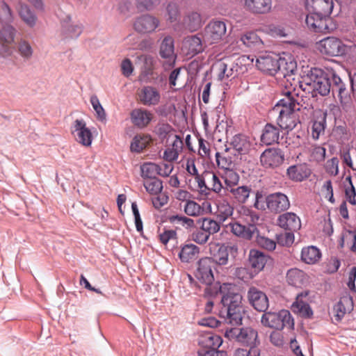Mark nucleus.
<instances>
[{"label":"nucleus","mask_w":356,"mask_h":356,"mask_svg":"<svg viewBox=\"0 0 356 356\" xmlns=\"http://www.w3.org/2000/svg\"><path fill=\"white\" fill-rule=\"evenodd\" d=\"M214 266L213 261L209 257L201 258L197 263L195 276L200 282L207 285L204 290L207 295L216 296L218 291L222 295L220 316L230 324L241 325L243 314L242 296L234 284H216L213 287L209 286L214 280Z\"/></svg>","instance_id":"f257e3e1"},{"label":"nucleus","mask_w":356,"mask_h":356,"mask_svg":"<svg viewBox=\"0 0 356 356\" xmlns=\"http://www.w3.org/2000/svg\"><path fill=\"white\" fill-rule=\"evenodd\" d=\"M298 96L294 92H287L271 110L272 115H277V124L283 129L292 130L298 122L296 111L300 106L298 102Z\"/></svg>","instance_id":"f03ea898"},{"label":"nucleus","mask_w":356,"mask_h":356,"mask_svg":"<svg viewBox=\"0 0 356 356\" xmlns=\"http://www.w3.org/2000/svg\"><path fill=\"white\" fill-rule=\"evenodd\" d=\"M237 213L236 221L229 224L232 232L239 237L251 240L258 232L256 227L259 220L258 215L245 206H241Z\"/></svg>","instance_id":"7ed1b4c3"},{"label":"nucleus","mask_w":356,"mask_h":356,"mask_svg":"<svg viewBox=\"0 0 356 356\" xmlns=\"http://www.w3.org/2000/svg\"><path fill=\"white\" fill-rule=\"evenodd\" d=\"M300 87L309 92L312 90V96H316L317 93L325 96L331 90L330 79L321 70L312 68L307 74L302 76Z\"/></svg>","instance_id":"20e7f679"},{"label":"nucleus","mask_w":356,"mask_h":356,"mask_svg":"<svg viewBox=\"0 0 356 356\" xmlns=\"http://www.w3.org/2000/svg\"><path fill=\"white\" fill-rule=\"evenodd\" d=\"M261 323L265 326L281 330L284 327L293 330L294 321L288 310L282 309L279 312H268L261 316Z\"/></svg>","instance_id":"39448f33"},{"label":"nucleus","mask_w":356,"mask_h":356,"mask_svg":"<svg viewBox=\"0 0 356 356\" xmlns=\"http://www.w3.org/2000/svg\"><path fill=\"white\" fill-rule=\"evenodd\" d=\"M225 337L248 346H256L259 343L257 331L250 327L227 328Z\"/></svg>","instance_id":"423d86ee"},{"label":"nucleus","mask_w":356,"mask_h":356,"mask_svg":"<svg viewBox=\"0 0 356 356\" xmlns=\"http://www.w3.org/2000/svg\"><path fill=\"white\" fill-rule=\"evenodd\" d=\"M227 33V26L224 22L212 20L204 28L202 40L206 44L218 43L222 40Z\"/></svg>","instance_id":"0eeeda50"},{"label":"nucleus","mask_w":356,"mask_h":356,"mask_svg":"<svg viewBox=\"0 0 356 356\" xmlns=\"http://www.w3.org/2000/svg\"><path fill=\"white\" fill-rule=\"evenodd\" d=\"M238 248L235 245H227L225 243L211 242L209 243V252L214 265L225 266L229 261V254L236 252Z\"/></svg>","instance_id":"6e6552de"},{"label":"nucleus","mask_w":356,"mask_h":356,"mask_svg":"<svg viewBox=\"0 0 356 356\" xmlns=\"http://www.w3.org/2000/svg\"><path fill=\"white\" fill-rule=\"evenodd\" d=\"M319 51L329 56H340L346 54L347 46L334 37H327L316 43Z\"/></svg>","instance_id":"1a4fd4ad"},{"label":"nucleus","mask_w":356,"mask_h":356,"mask_svg":"<svg viewBox=\"0 0 356 356\" xmlns=\"http://www.w3.org/2000/svg\"><path fill=\"white\" fill-rule=\"evenodd\" d=\"M222 343V338L212 332H204L202 333L198 338V344L209 350L207 351L211 356H225L224 352L217 351V349Z\"/></svg>","instance_id":"9d476101"},{"label":"nucleus","mask_w":356,"mask_h":356,"mask_svg":"<svg viewBox=\"0 0 356 356\" xmlns=\"http://www.w3.org/2000/svg\"><path fill=\"white\" fill-rule=\"evenodd\" d=\"M284 161V154L281 149L270 147L265 149L260 156L261 165L265 168L274 169Z\"/></svg>","instance_id":"9b49d317"},{"label":"nucleus","mask_w":356,"mask_h":356,"mask_svg":"<svg viewBox=\"0 0 356 356\" xmlns=\"http://www.w3.org/2000/svg\"><path fill=\"white\" fill-rule=\"evenodd\" d=\"M159 19L149 14L142 15L136 17L134 22V30L142 34L152 33L159 27Z\"/></svg>","instance_id":"f8f14e48"},{"label":"nucleus","mask_w":356,"mask_h":356,"mask_svg":"<svg viewBox=\"0 0 356 356\" xmlns=\"http://www.w3.org/2000/svg\"><path fill=\"white\" fill-rule=\"evenodd\" d=\"M15 32V29L9 24L5 25L0 31L1 56L6 57L11 55Z\"/></svg>","instance_id":"ddd939ff"},{"label":"nucleus","mask_w":356,"mask_h":356,"mask_svg":"<svg viewBox=\"0 0 356 356\" xmlns=\"http://www.w3.org/2000/svg\"><path fill=\"white\" fill-rule=\"evenodd\" d=\"M169 143L164 150L163 159L164 161L172 163L178 159L179 154L183 149V140L177 135H170L168 139Z\"/></svg>","instance_id":"4468645a"},{"label":"nucleus","mask_w":356,"mask_h":356,"mask_svg":"<svg viewBox=\"0 0 356 356\" xmlns=\"http://www.w3.org/2000/svg\"><path fill=\"white\" fill-rule=\"evenodd\" d=\"M286 64L284 59H276L270 56H259L257 58V68L270 75L275 74L277 71L282 70V66Z\"/></svg>","instance_id":"2eb2a0df"},{"label":"nucleus","mask_w":356,"mask_h":356,"mask_svg":"<svg viewBox=\"0 0 356 356\" xmlns=\"http://www.w3.org/2000/svg\"><path fill=\"white\" fill-rule=\"evenodd\" d=\"M308 296V291L299 293L296 301L291 305V309L294 313L306 318H310L313 316V311L309 304Z\"/></svg>","instance_id":"dca6fc26"},{"label":"nucleus","mask_w":356,"mask_h":356,"mask_svg":"<svg viewBox=\"0 0 356 356\" xmlns=\"http://www.w3.org/2000/svg\"><path fill=\"white\" fill-rule=\"evenodd\" d=\"M137 96L138 102L145 106H156L161 100V94L159 90L150 86H143L138 89Z\"/></svg>","instance_id":"f3484780"},{"label":"nucleus","mask_w":356,"mask_h":356,"mask_svg":"<svg viewBox=\"0 0 356 356\" xmlns=\"http://www.w3.org/2000/svg\"><path fill=\"white\" fill-rule=\"evenodd\" d=\"M72 132L78 143L86 147L90 146L92 135L83 120L76 119L74 121Z\"/></svg>","instance_id":"a211bd4d"},{"label":"nucleus","mask_w":356,"mask_h":356,"mask_svg":"<svg viewBox=\"0 0 356 356\" xmlns=\"http://www.w3.org/2000/svg\"><path fill=\"white\" fill-rule=\"evenodd\" d=\"M268 209L273 212H281L288 209L290 202L286 195L282 193H275L269 195L266 198Z\"/></svg>","instance_id":"6ab92c4d"},{"label":"nucleus","mask_w":356,"mask_h":356,"mask_svg":"<svg viewBox=\"0 0 356 356\" xmlns=\"http://www.w3.org/2000/svg\"><path fill=\"white\" fill-rule=\"evenodd\" d=\"M248 299L250 304L259 312H265L268 307V299L266 295L254 286L249 289Z\"/></svg>","instance_id":"aec40b11"},{"label":"nucleus","mask_w":356,"mask_h":356,"mask_svg":"<svg viewBox=\"0 0 356 356\" xmlns=\"http://www.w3.org/2000/svg\"><path fill=\"white\" fill-rule=\"evenodd\" d=\"M309 13L327 17L333 9L332 0H307L306 3Z\"/></svg>","instance_id":"412c9836"},{"label":"nucleus","mask_w":356,"mask_h":356,"mask_svg":"<svg viewBox=\"0 0 356 356\" xmlns=\"http://www.w3.org/2000/svg\"><path fill=\"white\" fill-rule=\"evenodd\" d=\"M277 223L281 228L292 232L298 230L301 227L299 217L292 212H286L279 216Z\"/></svg>","instance_id":"4be33fe9"},{"label":"nucleus","mask_w":356,"mask_h":356,"mask_svg":"<svg viewBox=\"0 0 356 356\" xmlns=\"http://www.w3.org/2000/svg\"><path fill=\"white\" fill-rule=\"evenodd\" d=\"M330 19L327 17L309 13L306 17V24L307 27L317 33H326L329 30L327 22Z\"/></svg>","instance_id":"5701e85b"},{"label":"nucleus","mask_w":356,"mask_h":356,"mask_svg":"<svg viewBox=\"0 0 356 356\" xmlns=\"http://www.w3.org/2000/svg\"><path fill=\"white\" fill-rule=\"evenodd\" d=\"M325 113L321 111H316L314 119L311 122V136L313 139L318 140L325 133L326 126Z\"/></svg>","instance_id":"b1692460"},{"label":"nucleus","mask_w":356,"mask_h":356,"mask_svg":"<svg viewBox=\"0 0 356 356\" xmlns=\"http://www.w3.org/2000/svg\"><path fill=\"white\" fill-rule=\"evenodd\" d=\"M273 0H244L245 8L254 14H267L271 11Z\"/></svg>","instance_id":"393cba45"},{"label":"nucleus","mask_w":356,"mask_h":356,"mask_svg":"<svg viewBox=\"0 0 356 356\" xmlns=\"http://www.w3.org/2000/svg\"><path fill=\"white\" fill-rule=\"evenodd\" d=\"M131 122L138 128L146 127L153 118V114L144 108H135L131 113Z\"/></svg>","instance_id":"a878e982"},{"label":"nucleus","mask_w":356,"mask_h":356,"mask_svg":"<svg viewBox=\"0 0 356 356\" xmlns=\"http://www.w3.org/2000/svg\"><path fill=\"white\" fill-rule=\"evenodd\" d=\"M159 53L163 58L166 59L165 63L169 66L174 65L176 55L174 51V40L172 37L167 36L163 40Z\"/></svg>","instance_id":"bb28decb"},{"label":"nucleus","mask_w":356,"mask_h":356,"mask_svg":"<svg viewBox=\"0 0 356 356\" xmlns=\"http://www.w3.org/2000/svg\"><path fill=\"white\" fill-rule=\"evenodd\" d=\"M353 302L352 298L346 295L340 298L339 302L333 307V313L335 320L341 321L346 312L353 309Z\"/></svg>","instance_id":"cd10ccee"},{"label":"nucleus","mask_w":356,"mask_h":356,"mask_svg":"<svg viewBox=\"0 0 356 356\" xmlns=\"http://www.w3.org/2000/svg\"><path fill=\"white\" fill-rule=\"evenodd\" d=\"M230 148L225 149L222 152L216 153L218 166L222 170L233 168L235 165V156Z\"/></svg>","instance_id":"c85d7f7f"},{"label":"nucleus","mask_w":356,"mask_h":356,"mask_svg":"<svg viewBox=\"0 0 356 356\" xmlns=\"http://www.w3.org/2000/svg\"><path fill=\"white\" fill-rule=\"evenodd\" d=\"M286 282L289 285L300 288L307 283V276L298 268H291L286 273Z\"/></svg>","instance_id":"c756f323"},{"label":"nucleus","mask_w":356,"mask_h":356,"mask_svg":"<svg viewBox=\"0 0 356 356\" xmlns=\"http://www.w3.org/2000/svg\"><path fill=\"white\" fill-rule=\"evenodd\" d=\"M231 194V198L236 203L245 204L250 197L252 189L248 186H234L227 191Z\"/></svg>","instance_id":"7c9ffc66"},{"label":"nucleus","mask_w":356,"mask_h":356,"mask_svg":"<svg viewBox=\"0 0 356 356\" xmlns=\"http://www.w3.org/2000/svg\"><path fill=\"white\" fill-rule=\"evenodd\" d=\"M268 259V255L257 250L253 249L249 252L250 264L252 268L258 271L264 268Z\"/></svg>","instance_id":"2f4dec72"},{"label":"nucleus","mask_w":356,"mask_h":356,"mask_svg":"<svg viewBox=\"0 0 356 356\" xmlns=\"http://www.w3.org/2000/svg\"><path fill=\"white\" fill-rule=\"evenodd\" d=\"M167 220L172 225L177 229L184 227L185 229H191L194 227L195 221L181 214H171L168 216Z\"/></svg>","instance_id":"473e14b6"},{"label":"nucleus","mask_w":356,"mask_h":356,"mask_svg":"<svg viewBox=\"0 0 356 356\" xmlns=\"http://www.w3.org/2000/svg\"><path fill=\"white\" fill-rule=\"evenodd\" d=\"M220 176L224 181L225 191L238 185L240 175L236 171L234 168L222 170V172Z\"/></svg>","instance_id":"72a5a7b5"},{"label":"nucleus","mask_w":356,"mask_h":356,"mask_svg":"<svg viewBox=\"0 0 356 356\" xmlns=\"http://www.w3.org/2000/svg\"><path fill=\"white\" fill-rule=\"evenodd\" d=\"M230 145L233 149L240 154H246L250 147V143L248 138L243 134L235 135L232 138Z\"/></svg>","instance_id":"f704fd0d"},{"label":"nucleus","mask_w":356,"mask_h":356,"mask_svg":"<svg viewBox=\"0 0 356 356\" xmlns=\"http://www.w3.org/2000/svg\"><path fill=\"white\" fill-rule=\"evenodd\" d=\"M321 257V253L316 247L311 245L302 248L301 252L302 260L308 264L318 262Z\"/></svg>","instance_id":"c9c22d12"},{"label":"nucleus","mask_w":356,"mask_h":356,"mask_svg":"<svg viewBox=\"0 0 356 356\" xmlns=\"http://www.w3.org/2000/svg\"><path fill=\"white\" fill-rule=\"evenodd\" d=\"M240 40L248 47L261 49L264 43L260 37L253 31L247 32L241 35Z\"/></svg>","instance_id":"e433bc0d"},{"label":"nucleus","mask_w":356,"mask_h":356,"mask_svg":"<svg viewBox=\"0 0 356 356\" xmlns=\"http://www.w3.org/2000/svg\"><path fill=\"white\" fill-rule=\"evenodd\" d=\"M279 136L280 131L278 128L271 124H267L264 129L261 140L266 145H269L277 142Z\"/></svg>","instance_id":"4c0bfd02"},{"label":"nucleus","mask_w":356,"mask_h":356,"mask_svg":"<svg viewBox=\"0 0 356 356\" xmlns=\"http://www.w3.org/2000/svg\"><path fill=\"white\" fill-rule=\"evenodd\" d=\"M62 34L65 38H76L82 32V26L73 24L70 19L62 23Z\"/></svg>","instance_id":"58836bf2"},{"label":"nucleus","mask_w":356,"mask_h":356,"mask_svg":"<svg viewBox=\"0 0 356 356\" xmlns=\"http://www.w3.org/2000/svg\"><path fill=\"white\" fill-rule=\"evenodd\" d=\"M200 253V248L194 244H186L184 245L179 253V257L182 262H190L195 259Z\"/></svg>","instance_id":"ea45409f"},{"label":"nucleus","mask_w":356,"mask_h":356,"mask_svg":"<svg viewBox=\"0 0 356 356\" xmlns=\"http://www.w3.org/2000/svg\"><path fill=\"white\" fill-rule=\"evenodd\" d=\"M184 23L190 31H195L202 26V17L197 12H191L186 16Z\"/></svg>","instance_id":"a19ab883"},{"label":"nucleus","mask_w":356,"mask_h":356,"mask_svg":"<svg viewBox=\"0 0 356 356\" xmlns=\"http://www.w3.org/2000/svg\"><path fill=\"white\" fill-rule=\"evenodd\" d=\"M197 223L201 226L202 229L207 232L209 236L218 233L220 229V224L216 220L210 218L199 219Z\"/></svg>","instance_id":"79ce46f5"},{"label":"nucleus","mask_w":356,"mask_h":356,"mask_svg":"<svg viewBox=\"0 0 356 356\" xmlns=\"http://www.w3.org/2000/svg\"><path fill=\"white\" fill-rule=\"evenodd\" d=\"M195 185L193 190L198 192L199 195L202 197H208L210 195V189L205 183L207 177L205 175V171L203 174H198L194 177Z\"/></svg>","instance_id":"37998d69"},{"label":"nucleus","mask_w":356,"mask_h":356,"mask_svg":"<svg viewBox=\"0 0 356 356\" xmlns=\"http://www.w3.org/2000/svg\"><path fill=\"white\" fill-rule=\"evenodd\" d=\"M19 15L28 26L33 28L35 26L38 18L28 6L24 4L21 5L19 10Z\"/></svg>","instance_id":"c03bdc74"},{"label":"nucleus","mask_w":356,"mask_h":356,"mask_svg":"<svg viewBox=\"0 0 356 356\" xmlns=\"http://www.w3.org/2000/svg\"><path fill=\"white\" fill-rule=\"evenodd\" d=\"M151 137L149 135L136 136L131 144V150L135 152H141L151 142Z\"/></svg>","instance_id":"a18cd8bd"},{"label":"nucleus","mask_w":356,"mask_h":356,"mask_svg":"<svg viewBox=\"0 0 356 356\" xmlns=\"http://www.w3.org/2000/svg\"><path fill=\"white\" fill-rule=\"evenodd\" d=\"M234 209L227 201L220 202L217 205L216 215L221 221L226 220L233 214Z\"/></svg>","instance_id":"49530a36"},{"label":"nucleus","mask_w":356,"mask_h":356,"mask_svg":"<svg viewBox=\"0 0 356 356\" xmlns=\"http://www.w3.org/2000/svg\"><path fill=\"white\" fill-rule=\"evenodd\" d=\"M185 44L188 49L189 54L195 55L203 51L202 41L196 35H193L188 38L186 40Z\"/></svg>","instance_id":"de8ad7c7"},{"label":"nucleus","mask_w":356,"mask_h":356,"mask_svg":"<svg viewBox=\"0 0 356 356\" xmlns=\"http://www.w3.org/2000/svg\"><path fill=\"white\" fill-rule=\"evenodd\" d=\"M205 175L207 179H211V184L209 188L210 192L213 191L217 194H220L225 191V185L222 184L220 178L213 172L205 171Z\"/></svg>","instance_id":"09e8293b"},{"label":"nucleus","mask_w":356,"mask_h":356,"mask_svg":"<svg viewBox=\"0 0 356 356\" xmlns=\"http://www.w3.org/2000/svg\"><path fill=\"white\" fill-rule=\"evenodd\" d=\"M141 176L145 180L156 178L158 175L157 164L154 163H145L140 166Z\"/></svg>","instance_id":"8fccbe9b"},{"label":"nucleus","mask_w":356,"mask_h":356,"mask_svg":"<svg viewBox=\"0 0 356 356\" xmlns=\"http://www.w3.org/2000/svg\"><path fill=\"white\" fill-rule=\"evenodd\" d=\"M184 211L188 216L197 217L203 212L202 207L194 200H187L184 205Z\"/></svg>","instance_id":"3c124183"},{"label":"nucleus","mask_w":356,"mask_h":356,"mask_svg":"<svg viewBox=\"0 0 356 356\" xmlns=\"http://www.w3.org/2000/svg\"><path fill=\"white\" fill-rule=\"evenodd\" d=\"M216 68L218 72V79L220 80L234 77L235 76L233 67L224 62L218 63L216 65Z\"/></svg>","instance_id":"603ef678"},{"label":"nucleus","mask_w":356,"mask_h":356,"mask_svg":"<svg viewBox=\"0 0 356 356\" xmlns=\"http://www.w3.org/2000/svg\"><path fill=\"white\" fill-rule=\"evenodd\" d=\"M287 175L289 177L296 181H301L308 177L304 168L298 165H291L287 169Z\"/></svg>","instance_id":"864d4df0"},{"label":"nucleus","mask_w":356,"mask_h":356,"mask_svg":"<svg viewBox=\"0 0 356 356\" xmlns=\"http://www.w3.org/2000/svg\"><path fill=\"white\" fill-rule=\"evenodd\" d=\"M143 185L147 192L152 195H157L163 189L162 181L157 177L145 180Z\"/></svg>","instance_id":"5fc2aeb1"},{"label":"nucleus","mask_w":356,"mask_h":356,"mask_svg":"<svg viewBox=\"0 0 356 356\" xmlns=\"http://www.w3.org/2000/svg\"><path fill=\"white\" fill-rule=\"evenodd\" d=\"M17 51L24 59H30L33 55V49L27 40L21 39L17 43Z\"/></svg>","instance_id":"6e6d98bb"},{"label":"nucleus","mask_w":356,"mask_h":356,"mask_svg":"<svg viewBox=\"0 0 356 356\" xmlns=\"http://www.w3.org/2000/svg\"><path fill=\"white\" fill-rule=\"evenodd\" d=\"M325 154L326 149L324 147L318 145L312 146L309 150V159L310 161L317 163L322 162L325 160Z\"/></svg>","instance_id":"4d7b16f0"},{"label":"nucleus","mask_w":356,"mask_h":356,"mask_svg":"<svg viewBox=\"0 0 356 356\" xmlns=\"http://www.w3.org/2000/svg\"><path fill=\"white\" fill-rule=\"evenodd\" d=\"M160 242L165 246H167L170 242L176 243L177 241V233L174 229H164L159 234Z\"/></svg>","instance_id":"13d9d810"},{"label":"nucleus","mask_w":356,"mask_h":356,"mask_svg":"<svg viewBox=\"0 0 356 356\" xmlns=\"http://www.w3.org/2000/svg\"><path fill=\"white\" fill-rule=\"evenodd\" d=\"M160 3V0H136L135 5L139 12L152 10Z\"/></svg>","instance_id":"bf43d9fd"},{"label":"nucleus","mask_w":356,"mask_h":356,"mask_svg":"<svg viewBox=\"0 0 356 356\" xmlns=\"http://www.w3.org/2000/svg\"><path fill=\"white\" fill-rule=\"evenodd\" d=\"M256 242L260 248L268 251H273L276 248V241L264 236L257 235Z\"/></svg>","instance_id":"052dcab7"},{"label":"nucleus","mask_w":356,"mask_h":356,"mask_svg":"<svg viewBox=\"0 0 356 356\" xmlns=\"http://www.w3.org/2000/svg\"><path fill=\"white\" fill-rule=\"evenodd\" d=\"M90 103L96 112L97 118L101 121L105 120L106 117V112L96 95H92L90 97Z\"/></svg>","instance_id":"680f3d73"},{"label":"nucleus","mask_w":356,"mask_h":356,"mask_svg":"<svg viewBox=\"0 0 356 356\" xmlns=\"http://www.w3.org/2000/svg\"><path fill=\"white\" fill-rule=\"evenodd\" d=\"M209 238V235L202 229L200 225L192 234V240L199 245H204L208 242Z\"/></svg>","instance_id":"e2e57ef3"},{"label":"nucleus","mask_w":356,"mask_h":356,"mask_svg":"<svg viewBox=\"0 0 356 356\" xmlns=\"http://www.w3.org/2000/svg\"><path fill=\"white\" fill-rule=\"evenodd\" d=\"M277 242L282 246H290L294 241V234L292 232H286L276 235Z\"/></svg>","instance_id":"0e129e2a"},{"label":"nucleus","mask_w":356,"mask_h":356,"mask_svg":"<svg viewBox=\"0 0 356 356\" xmlns=\"http://www.w3.org/2000/svg\"><path fill=\"white\" fill-rule=\"evenodd\" d=\"M13 17L9 6L3 1L0 2V20L6 24L13 22Z\"/></svg>","instance_id":"69168bd1"},{"label":"nucleus","mask_w":356,"mask_h":356,"mask_svg":"<svg viewBox=\"0 0 356 356\" xmlns=\"http://www.w3.org/2000/svg\"><path fill=\"white\" fill-rule=\"evenodd\" d=\"M346 181H348V186H346L345 188V195L346 200L353 205H356V192L355 187L353 185L351 181V177H346Z\"/></svg>","instance_id":"338daca9"},{"label":"nucleus","mask_w":356,"mask_h":356,"mask_svg":"<svg viewBox=\"0 0 356 356\" xmlns=\"http://www.w3.org/2000/svg\"><path fill=\"white\" fill-rule=\"evenodd\" d=\"M325 169L330 175L337 176L339 173V159L337 157H333L327 160L325 165Z\"/></svg>","instance_id":"774afa93"}]
</instances>
